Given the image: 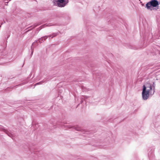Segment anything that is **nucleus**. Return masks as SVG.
<instances>
[{
	"mask_svg": "<svg viewBox=\"0 0 160 160\" xmlns=\"http://www.w3.org/2000/svg\"><path fill=\"white\" fill-rule=\"evenodd\" d=\"M65 124H66V123H65L64 122L59 120L57 122L56 124L57 125H60L61 127H62L63 128L65 129H71V130L74 129L77 131H81L82 133L87 134L88 133V131L82 129L81 127L78 126H72L70 125H63Z\"/></svg>",
	"mask_w": 160,
	"mask_h": 160,
	"instance_id": "1",
	"label": "nucleus"
},
{
	"mask_svg": "<svg viewBox=\"0 0 160 160\" xmlns=\"http://www.w3.org/2000/svg\"><path fill=\"white\" fill-rule=\"evenodd\" d=\"M160 4V2L157 0H151L146 3L145 7L151 11L157 10L159 9L158 5Z\"/></svg>",
	"mask_w": 160,
	"mask_h": 160,
	"instance_id": "2",
	"label": "nucleus"
},
{
	"mask_svg": "<svg viewBox=\"0 0 160 160\" xmlns=\"http://www.w3.org/2000/svg\"><path fill=\"white\" fill-rule=\"evenodd\" d=\"M53 3L55 5L59 7H63L68 2L67 0H53Z\"/></svg>",
	"mask_w": 160,
	"mask_h": 160,
	"instance_id": "3",
	"label": "nucleus"
},
{
	"mask_svg": "<svg viewBox=\"0 0 160 160\" xmlns=\"http://www.w3.org/2000/svg\"><path fill=\"white\" fill-rule=\"evenodd\" d=\"M152 92L148 90H145V89H142V96L144 100H147L148 98L149 95H152Z\"/></svg>",
	"mask_w": 160,
	"mask_h": 160,
	"instance_id": "4",
	"label": "nucleus"
},
{
	"mask_svg": "<svg viewBox=\"0 0 160 160\" xmlns=\"http://www.w3.org/2000/svg\"><path fill=\"white\" fill-rule=\"evenodd\" d=\"M58 34V33H54L51 35L42 37L38 39V41L40 43L45 41L48 38L51 37L52 38H53V37L57 36Z\"/></svg>",
	"mask_w": 160,
	"mask_h": 160,
	"instance_id": "5",
	"label": "nucleus"
},
{
	"mask_svg": "<svg viewBox=\"0 0 160 160\" xmlns=\"http://www.w3.org/2000/svg\"><path fill=\"white\" fill-rule=\"evenodd\" d=\"M145 89V90H148L149 91H152V85L149 82H146L143 86L142 89Z\"/></svg>",
	"mask_w": 160,
	"mask_h": 160,
	"instance_id": "6",
	"label": "nucleus"
},
{
	"mask_svg": "<svg viewBox=\"0 0 160 160\" xmlns=\"http://www.w3.org/2000/svg\"><path fill=\"white\" fill-rule=\"evenodd\" d=\"M49 78H48L46 79H44L42 81L40 82H37L35 84V85H40V84H42L43 83H46L47 81H48L47 80L48 79H49Z\"/></svg>",
	"mask_w": 160,
	"mask_h": 160,
	"instance_id": "7",
	"label": "nucleus"
},
{
	"mask_svg": "<svg viewBox=\"0 0 160 160\" xmlns=\"http://www.w3.org/2000/svg\"><path fill=\"white\" fill-rule=\"evenodd\" d=\"M5 133L9 137L13 139V135L12 133L10 132L8 130H6Z\"/></svg>",
	"mask_w": 160,
	"mask_h": 160,
	"instance_id": "8",
	"label": "nucleus"
},
{
	"mask_svg": "<svg viewBox=\"0 0 160 160\" xmlns=\"http://www.w3.org/2000/svg\"><path fill=\"white\" fill-rule=\"evenodd\" d=\"M152 94H153L155 92V84L154 82H153V84L152 85Z\"/></svg>",
	"mask_w": 160,
	"mask_h": 160,
	"instance_id": "9",
	"label": "nucleus"
},
{
	"mask_svg": "<svg viewBox=\"0 0 160 160\" xmlns=\"http://www.w3.org/2000/svg\"><path fill=\"white\" fill-rule=\"evenodd\" d=\"M38 40H36L34 42H33L32 46H33V47H35L38 46V44L37 43H38Z\"/></svg>",
	"mask_w": 160,
	"mask_h": 160,
	"instance_id": "10",
	"label": "nucleus"
},
{
	"mask_svg": "<svg viewBox=\"0 0 160 160\" xmlns=\"http://www.w3.org/2000/svg\"><path fill=\"white\" fill-rule=\"evenodd\" d=\"M64 16V13H61L59 14H58L57 15V17L58 18L62 17H63Z\"/></svg>",
	"mask_w": 160,
	"mask_h": 160,
	"instance_id": "11",
	"label": "nucleus"
},
{
	"mask_svg": "<svg viewBox=\"0 0 160 160\" xmlns=\"http://www.w3.org/2000/svg\"><path fill=\"white\" fill-rule=\"evenodd\" d=\"M6 36H5V38L6 39H7L10 36V33H6Z\"/></svg>",
	"mask_w": 160,
	"mask_h": 160,
	"instance_id": "12",
	"label": "nucleus"
},
{
	"mask_svg": "<svg viewBox=\"0 0 160 160\" xmlns=\"http://www.w3.org/2000/svg\"><path fill=\"white\" fill-rule=\"evenodd\" d=\"M52 25L51 24L47 25V24H43V25L41 26L40 27H42V28H43L45 26V27L46 26H50Z\"/></svg>",
	"mask_w": 160,
	"mask_h": 160,
	"instance_id": "13",
	"label": "nucleus"
},
{
	"mask_svg": "<svg viewBox=\"0 0 160 160\" xmlns=\"http://www.w3.org/2000/svg\"><path fill=\"white\" fill-rule=\"evenodd\" d=\"M89 97L87 96H83L82 97V99H86L89 98Z\"/></svg>",
	"mask_w": 160,
	"mask_h": 160,
	"instance_id": "14",
	"label": "nucleus"
},
{
	"mask_svg": "<svg viewBox=\"0 0 160 160\" xmlns=\"http://www.w3.org/2000/svg\"><path fill=\"white\" fill-rule=\"evenodd\" d=\"M34 47H33V46H31V50H32V52H31V56H32V54H33V48Z\"/></svg>",
	"mask_w": 160,
	"mask_h": 160,
	"instance_id": "15",
	"label": "nucleus"
},
{
	"mask_svg": "<svg viewBox=\"0 0 160 160\" xmlns=\"http://www.w3.org/2000/svg\"><path fill=\"white\" fill-rule=\"evenodd\" d=\"M0 129L2 130H3V131L5 133V131L6 130H8L7 129H5L4 127H2L1 128H0Z\"/></svg>",
	"mask_w": 160,
	"mask_h": 160,
	"instance_id": "16",
	"label": "nucleus"
},
{
	"mask_svg": "<svg viewBox=\"0 0 160 160\" xmlns=\"http://www.w3.org/2000/svg\"><path fill=\"white\" fill-rule=\"evenodd\" d=\"M39 151H33V153L36 154H37L38 155L39 154Z\"/></svg>",
	"mask_w": 160,
	"mask_h": 160,
	"instance_id": "17",
	"label": "nucleus"
},
{
	"mask_svg": "<svg viewBox=\"0 0 160 160\" xmlns=\"http://www.w3.org/2000/svg\"><path fill=\"white\" fill-rule=\"evenodd\" d=\"M83 102V101L82 100H81V103H82Z\"/></svg>",
	"mask_w": 160,
	"mask_h": 160,
	"instance_id": "18",
	"label": "nucleus"
},
{
	"mask_svg": "<svg viewBox=\"0 0 160 160\" xmlns=\"http://www.w3.org/2000/svg\"><path fill=\"white\" fill-rule=\"evenodd\" d=\"M21 84H18V85H17L16 86H21Z\"/></svg>",
	"mask_w": 160,
	"mask_h": 160,
	"instance_id": "19",
	"label": "nucleus"
},
{
	"mask_svg": "<svg viewBox=\"0 0 160 160\" xmlns=\"http://www.w3.org/2000/svg\"><path fill=\"white\" fill-rule=\"evenodd\" d=\"M30 30H28V31H27L26 32H28L29 31H30Z\"/></svg>",
	"mask_w": 160,
	"mask_h": 160,
	"instance_id": "20",
	"label": "nucleus"
},
{
	"mask_svg": "<svg viewBox=\"0 0 160 160\" xmlns=\"http://www.w3.org/2000/svg\"><path fill=\"white\" fill-rule=\"evenodd\" d=\"M36 26H35V27H33V28H35L36 27Z\"/></svg>",
	"mask_w": 160,
	"mask_h": 160,
	"instance_id": "21",
	"label": "nucleus"
},
{
	"mask_svg": "<svg viewBox=\"0 0 160 160\" xmlns=\"http://www.w3.org/2000/svg\"><path fill=\"white\" fill-rule=\"evenodd\" d=\"M157 52V53H159V52H158V51Z\"/></svg>",
	"mask_w": 160,
	"mask_h": 160,
	"instance_id": "22",
	"label": "nucleus"
},
{
	"mask_svg": "<svg viewBox=\"0 0 160 160\" xmlns=\"http://www.w3.org/2000/svg\"><path fill=\"white\" fill-rule=\"evenodd\" d=\"M3 23H5V21H4V22H3Z\"/></svg>",
	"mask_w": 160,
	"mask_h": 160,
	"instance_id": "23",
	"label": "nucleus"
},
{
	"mask_svg": "<svg viewBox=\"0 0 160 160\" xmlns=\"http://www.w3.org/2000/svg\"><path fill=\"white\" fill-rule=\"evenodd\" d=\"M97 77H97L98 78H99V77H98V76H97Z\"/></svg>",
	"mask_w": 160,
	"mask_h": 160,
	"instance_id": "24",
	"label": "nucleus"
},
{
	"mask_svg": "<svg viewBox=\"0 0 160 160\" xmlns=\"http://www.w3.org/2000/svg\"><path fill=\"white\" fill-rule=\"evenodd\" d=\"M41 24V23L40 24H38V25H40Z\"/></svg>",
	"mask_w": 160,
	"mask_h": 160,
	"instance_id": "25",
	"label": "nucleus"
}]
</instances>
